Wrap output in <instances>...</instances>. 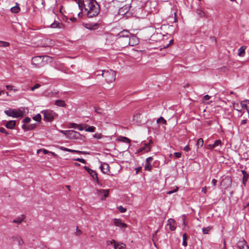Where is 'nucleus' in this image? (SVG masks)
<instances>
[{
  "label": "nucleus",
  "mask_w": 249,
  "mask_h": 249,
  "mask_svg": "<svg viewBox=\"0 0 249 249\" xmlns=\"http://www.w3.org/2000/svg\"><path fill=\"white\" fill-rule=\"evenodd\" d=\"M79 8L86 12L89 18L97 16L100 11V6L95 0H82V4L80 3Z\"/></svg>",
  "instance_id": "nucleus-1"
},
{
  "label": "nucleus",
  "mask_w": 249,
  "mask_h": 249,
  "mask_svg": "<svg viewBox=\"0 0 249 249\" xmlns=\"http://www.w3.org/2000/svg\"><path fill=\"white\" fill-rule=\"evenodd\" d=\"M101 75L105 77L107 83H111L115 79V71L112 70H103L102 71Z\"/></svg>",
  "instance_id": "nucleus-2"
},
{
  "label": "nucleus",
  "mask_w": 249,
  "mask_h": 249,
  "mask_svg": "<svg viewBox=\"0 0 249 249\" xmlns=\"http://www.w3.org/2000/svg\"><path fill=\"white\" fill-rule=\"evenodd\" d=\"M41 113L43 114L44 120L45 121L52 122L57 116V114L51 110H44L41 111Z\"/></svg>",
  "instance_id": "nucleus-3"
},
{
  "label": "nucleus",
  "mask_w": 249,
  "mask_h": 249,
  "mask_svg": "<svg viewBox=\"0 0 249 249\" xmlns=\"http://www.w3.org/2000/svg\"><path fill=\"white\" fill-rule=\"evenodd\" d=\"M4 113L8 116L13 118H18L23 115V112L19 109H11L4 111Z\"/></svg>",
  "instance_id": "nucleus-4"
},
{
  "label": "nucleus",
  "mask_w": 249,
  "mask_h": 249,
  "mask_svg": "<svg viewBox=\"0 0 249 249\" xmlns=\"http://www.w3.org/2000/svg\"><path fill=\"white\" fill-rule=\"evenodd\" d=\"M48 56H46L47 57ZM45 57L44 56H36L33 57L32 59V63L36 67H41L44 66L45 62L43 59Z\"/></svg>",
  "instance_id": "nucleus-5"
},
{
  "label": "nucleus",
  "mask_w": 249,
  "mask_h": 249,
  "mask_svg": "<svg viewBox=\"0 0 249 249\" xmlns=\"http://www.w3.org/2000/svg\"><path fill=\"white\" fill-rule=\"evenodd\" d=\"M60 132L67 136L69 138L76 137L80 135V133L74 130H60Z\"/></svg>",
  "instance_id": "nucleus-6"
},
{
  "label": "nucleus",
  "mask_w": 249,
  "mask_h": 249,
  "mask_svg": "<svg viewBox=\"0 0 249 249\" xmlns=\"http://www.w3.org/2000/svg\"><path fill=\"white\" fill-rule=\"evenodd\" d=\"M132 1V0H125V2H126V3H125V10H126L128 7L129 8V10L125 12V18H127L133 16V13L131 12L130 9L132 6L129 5L130 4V2Z\"/></svg>",
  "instance_id": "nucleus-7"
},
{
  "label": "nucleus",
  "mask_w": 249,
  "mask_h": 249,
  "mask_svg": "<svg viewBox=\"0 0 249 249\" xmlns=\"http://www.w3.org/2000/svg\"><path fill=\"white\" fill-rule=\"evenodd\" d=\"M152 142V140L149 141V143H144L143 146L140 148L138 150V152H141L144 151V152H148L150 151V143Z\"/></svg>",
  "instance_id": "nucleus-8"
},
{
  "label": "nucleus",
  "mask_w": 249,
  "mask_h": 249,
  "mask_svg": "<svg viewBox=\"0 0 249 249\" xmlns=\"http://www.w3.org/2000/svg\"><path fill=\"white\" fill-rule=\"evenodd\" d=\"M167 225L169 226V229L171 231H174L176 228V222L172 218H170L167 221Z\"/></svg>",
  "instance_id": "nucleus-9"
},
{
  "label": "nucleus",
  "mask_w": 249,
  "mask_h": 249,
  "mask_svg": "<svg viewBox=\"0 0 249 249\" xmlns=\"http://www.w3.org/2000/svg\"><path fill=\"white\" fill-rule=\"evenodd\" d=\"M89 169V171H88V173H89V174L92 177V178H93V179L97 183H99V179H98V176H97V173L90 169V168H88Z\"/></svg>",
  "instance_id": "nucleus-10"
},
{
  "label": "nucleus",
  "mask_w": 249,
  "mask_h": 249,
  "mask_svg": "<svg viewBox=\"0 0 249 249\" xmlns=\"http://www.w3.org/2000/svg\"><path fill=\"white\" fill-rule=\"evenodd\" d=\"M241 172L243 174L242 182L244 186H246V182L248 180L249 176L247 172L244 170H242Z\"/></svg>",
  "instance_id": "nucleus-11"
},
{
  "label": "nucleus",
  "mask_w": 249,
  "mask_h": 249,
  "mask_svg": "<svg viewBox=\"0 0 249 249\" xmlns=\"http://www.w3.org/2000/svg\"><path fill=\"white\" fill-rule=\"evenodd\" d=\"M84 26L85 27L89 30H94L98 26V24L97 23H85Z\"/></svg>",
  "instance_id": "nucleus-12"
},
{
  "label": "nucleus",
  "mask_w": 249,
  "mask_h": 249,
  "mask_svg": "<svg viewBox=\"0 0 249 249\" xmlns=\"http://www.w3.org/2000/svg\"><path fill=\"white\" fill-rule=\"evenodd\" d=\"M16 122L15 120H10L6 122L5 126L8 129H12L14 128L16 125Z\"/></svg>",
  "instance_id": "nucleus-13"
},
{
  "label": "nucleus",
  "mask_w": 249,
  "mask_h": 249,
  "mask_svg": "<svg viewBox=\"0 0 249 249\" xmlns=\"http://www.w3.org/2000/svg\"><path fill=\"white\" fill-rule=\"evenodd\" d=\"M36 124H30L28 125L24 124L22 125V128L25 131H29L34 129L36 127Z\"/></svg>",
  "instance_id": "nucleus-14"
},
{
  "label": "nucleus",
  "mask_w": 249,
  "mask_h": 249,
  "mask_svg": "<svg viewBox=\"0 0 249 249\" xmlns=\"http://www.w3.org/2000/svg\"><path fill=\"white\" fill-rule=\"evenodd\" d=\"M100 169L104 173H107L109 171V165L106 163L102 164L100 166Z\"/></svg>",
  "instance_id": "nucleus-15"
},
{
  "label": "nucleus",
  "mask_w": 249,
  "mask_h": 249,
  "mask_svg": "<svg viewBox=\"0 0 249 249\" xmlns=\"http://www.w3.org/2000/svg\"><path fill=\"white\" fill-rule=\"evenodd\" d=\"M60 149L62 151H68V152H71V153H78V154H81V153H83L82 151H81L70 149L66 148L64 146H61L60 147Z\"/></svg>",
  "instance_id": "nucleus-16"
},
{
  "label": "nucleus",
  "mask_w": 249,
  "mask_h": 249,
  "mask_svg": "<svg viewBox=\"0 0 249 249\" xmlns=\"http://www.w3.org/2000/svg\"><path fill=\"white\" fill-rule=\"evenodd\" d=\"M25 218V216L24 215H21L20 216L16 218L15 219L13 220V222L15 223H17L19 224L21 223V222Z\"/></svg>",
  "instance_id": "nucleus-17"
},
{
  "label": "nucleus",
  "mask_w": 249,
  "mask_h": 249,
  "mask_svg": "<svg viewBox=\"0 0 249 249\" xmlns=\"http://www.w3.org/2000/svg\"><path fill=\"white\" fill-rule=\"evenodd\" d=\"M13 239L14 241L17 242L18 246H22L24 244L22 239L19 236H14L13 237Z\"/></svg>",
  "instance_id": "nucleus-18"
},
{
  "label": "nucleus",
  "mask_w": 249,
  "mask_h": 249,
  "mask_svg": "<svg viewBox=\"0 0 249 249\" xmlns=\"http://www.w3.org/2000/svg\"><path fill=\"white\" fill-rule=\"evenodd\" d=\"M141 117V114L139 112H137L133 115V120L138 124H140L142 122Z\"/></svg>",
  "instance_id": "nucleus-19"
},
{
  "label": "nucleus",
  "mask_w": 249,
  "mask_h": 249,
  "mask_svg": "<svg viewBox=\"0 0 249 249\" xmlns=\"http://www.w3.org/2000/svg\"><path fill=\"white\" fill-rule=\"evenodd\" d=\"M114 223L116 226L120 227L121 228L124 227V223L122 222L120 219H114Z\"/></svg>",
  "instance_id": "nucleus-20"
},
{
  "label": "nucleus",
  "mask_w": 249,
  "mask_h": 249,
  "mask_svg": "<svg viewBox=\"0 0 249 249\" xmlns=\"http://www.w3.org/2000/svg\"><path fill=\"white\" fill-rule=\"evenodd\" d=\"M84 129L87 132H93L95 131V127L93 126H89L87 124H84Z\"/></svg>",
  "instance_id": "nucleus-21"
},
{
  "label": "nucleus",
  "mask_w": 249,
  "mask_h": 249,
  "mask_svg": "<svg viewBox=\"0 0 249 249\" xmlns=\"http://www.w3.org/2000/svg\"><path fill=\"white\" fill-rule=\"evenodd\" d=\"M246 47L242 46L238 50V55L240 56H243L245 53Z\"/></svg>",
  "instance_id": "nucleus-22"
},
{
  "label": "nucleus",
  "mask_w": 249,
  "mask_h": 249,
  "mask_svg": "<svg viewBox=\"0 0 249 249\" xmlns=\"http://www.w3.org/2000/svg\"><path fill=\"white\" fill-rule=\"evenodd\" d=\"M55 105L58 107H65L66 104L64 101L62 100H57L55 102Z\"/></svg>",
  "instance_id": "nucleus-23"
},
{
  "label": "nucleus",
  "mask_w": 249,
  "mask_h": 249,
  "mask_svg": "<svg viewBox=\"0 0 249 249\" xmlns=\"http://www.w3.org/2000/svg\"><path fill=\"white\" fill-rule=\"evenodd\" d=\"M125 42H127V40H128V44L129 46H134V44H135L134 43H131V39H135V37L133 36L131 38L128 35L125 34Z\"/></svg>",
  "instance_id": "nucleus-24"
},
{
  "label": "nucleus",
  "mask_w": 249,
  "mask_h": 249,
  "mask_svg": "<svg viewBox=\"0 0 249 249\" xmlns=\"http://www.w3.org/2000/svg\"><path fill=\"white\" fill-rule=\"evenodd\" d=\"M99 194H103L104 196L106 198L108 196V193H109V190H103V189H100L98 190Z\"/></svg>",
  "instance_id": "nucleus-25"
},
{
  "label": "nucleus",
  "mask_w": 249,
  "mask_h": 249,
  "mask_svg": "<svg viewBox=\"0 0 249 249\" xmlns=\"http://www.w3.org/2000/svg\"><path fill=\"white\" fill-rule=\"evenodd\" d=\"M196 13L197 15L199 16V18H203L205 16V14L204 12V11L200 9H197L196 10Z\"/></svg>",
  "instance_id": "nucleus-26"
},
{
  "label": "nucleus",
  "mask_w": 249,
  "mask_h": 249,
  "mask_svg": "<svg viewBox=\"0 0 249 249\" xmlns=\"http://www.w3.org/2000/svg\"><path fill=\"white\" fill-rule=\"evenodd\" d=\"M20 11V7L18 4L11 8V11L13 13H18Z\"/></svg>",
  "instance_id": "nucleus-27"
},
{
  "label": "nucleus",
  "mask_w": 249,
  "mask_h": 249,
  "mask_svg": "<svg viewBox=\"0 0 249 249\" xmlns=\"http://www.w3.org/2000/svg\"><path fill=\"white\" fill-rule=\"evenodd\" d=\"M187 235L186 233H184L182 235V245L184 247H186L187 246Z\"/></svg>",
  "instance_id": "nucleus-28"
},
{
  "label": "nucleus",
  "mask_w": 249,
  "mask_h": 249,
  "mask_svg": "<svg viewBox=\"0 0 249 249\" xmlns=\"http://www.w3.org/2000/svg\"><path fill=\"white\" fill-rule=\"evenodd\" d=\"M62 24L61 23H59V22H53V23H52L51 25V27L52 28H60V26L62 25Z\"/></svg>",
  "instance_id": "nucleus-29"
},
{
  "label": "nucleus",
  "mask_w": 249,
  "mask_h": 249,
  "mask_svg": "<svg viewBox=\"0 0 249 249\" xmlns=\"http://www.w3.org/2000/svg\"><path fill=\"white\" fill-rule=\"evenodd\" d=\"M203 140L202 138H199L198 139L197 141V143L196 144L197 148L201 147L203 146Z\"/></svg>",
  "instance_id": "nucleus-30"
},
{
  "label": "nucleus",
  "mask_w": 249,
  "mask_h": 249,
  "mask_svg": "<svg viewBox=\"0 0 249 249\" xmlns=\"http://www.w3.org/2000/svg\"><path fill=\"white\" fill-rule=\"evenodd\" d=\"M152 168V166L151 165V163L145 162V164L144 166V169L147 171H150Z\"/></svg>",
  "instance_id": "nucleus-31"
},
{
  "label": "nucleus",
  "mask_w": 249,
  "mask_h": 249,
  "mask_svg": "<svg viewBox=\"0 0 249 249\" xmlns=\"http://www.w3.org/2000/svg\"><path fill=\"white\" fill-rule=\"evenodd\" d=\"M157 123H161L164 124H166V121L162 117H160L158 120H157Z\"/></svg>",
  "instance_id": "nucleus-32"
},
{
  "label": "nucleus",
  "mask_w": 249,
  "mask_h": 249,
  "mask_svg": "<svg viewBox=\"0 0 249 249\" xmlns=\"http://www.w3.org/2000/svg\"><path fill=\"white\" fill-rule=\"evenodd\" d=\"M10 45L8 42L0 41V47H7Z\"/></svg>",
  "instance_id": "nucleus-33"
},
{
  "label": "nucleus",
  "mask_w": 249,
  "mask_h": 249,
  "mask_svg": "<svg viewBox=\"0 0 249 249\" xmlns=\"http://www.w3.org/2000/svg\"><path fill=\"white\" fill-rule=\"evenodd\" d=\"M34 120L36 122H40L41 119V116L40 114H37L33 117Z\"/></svg>",
  "instance_id": "nucleus-34"
},
{
  "label": "nucleus",
  "mask_w": 249,
  "mask_h": 249,
  "mask_svg": "<svg viewBox=\"0 0 249 249\" xmlns=\"http://www.w3.org/2000/svg\"><path fill=\"white\" fill-rule=\"evenodd\" d=\"M213 144V147L214 148L215 147H216V146H217L219 145H221L222 144V142H221V141L220 140H216Z\"/></svg>",
  "instance_id": "nucleus-35"
},
{
  "label": "nucleus",
  "mask_w": 249,
  "mask_h": 249,
  "mask_svg": "<svg viewBox=\"0 0 249 249\" xmlns=\"http://www.w3.org/2000/svg\"><path fill=\"white\" fill-rule=\"evenodd\" d=\"M210 229H211V228L210 227L207 228H203L202 232L203 234H208Z\"/></svg>",
  "instance_id": "nucleus-36"
},
{
  "label": "nucleus",
  "mask_w": 249,
  "mask_h": 249,
  "mask_svg": "<svg viewBox=\"0 0 249 249\" xmlns=\"http://www.w3.org/2000/svg\"><path fill=\"white\" fill-rule=\"evenodd\" d=\"M118 14L123 16H124V9L123 7H121L119 9Z\"/></svg>",
  "instance_id": "nucleus-37"
},
{
  "label": "nucleus",
  "mask_w": 249,
  "mask_h": 249,
  "mask_svg": "<svg viewBox=\"0 0 249 249\" xmlns=\"http://www.w3.org/2000/svg\"><path fill=\"white\" fill-rule=\"evenodd\" d=\"M72 125H76L77 128L79 130L81 131V130H83V129H84V127H83L82 125L77 124H75V123H72Z\"/></svg>",
  "instance_id": "nucleus-38"
},
{
  "label": "nucleus",
  "mask_w": 249,
  "mask_h": 249,
  "mask_svg": "<svg viewBox=\"0 0 249 249\" xmlns=\"http://www.w3.org/2000/svg\"><path fill=\"white\" fill-rule=\"evenodd\" d=\"M93 137L95 139H100L102 138V135L99 133H96L93 135Z\"/></svg>",
  "instance_id": "nucleus-39"
},
{
  "label": "nucleus",
  "mask_w": 249,
  "mask_h": 249,
  "mask_svg": "<svg viewBox=\"0 0 249 249\" xmlns=\"http://www.w3.org/2000/svg\"><path fill=\"white\" fill-rule=\"evenodd\" d=\"M0 132L4 133L6 135H8L9 134V133L3 127H0Z\"/></svg>",
  "instance_id": "nucleus-40"
},
{
  "label": "nucleus",
  "mask_w": 249,
  "mask_h": 249,
  "mask_svg": "<svg viewBox=\"0 0 249 249\" xmlns=\"http://www.w3.org/2000/svg\"><path fill=\"white\" fill-rule=\"evenodd\" d=\"M40 87V85L39 84H36L34 86H33V87L31 88V90L32 91H34L36 89H38V88H39Z\"/></svg>",
  "instance_id": "nucleus-41"
},
{
  "label": "nucleus",
  "mask_w": 249,
  "mask_h": 249,
  "mask_svg": "<svg viewBox=\"0 0 249 249\" xmlns=\"http://www.w3.org/2000/svg\"><path fill=\"white\" fill-rule=\"evenodd\" d=\"M113 246L114 249H121L123 247L122 246H121V245L116 243L114 244Z\"/></svg>",
  "instance_id": "nucleus-42"
},
{
  "label": "nucleus",
  "mask_w": 249,
  "mask_h": 249,
  "mask_svg": "<svg viewBox=\"0 0 249 249\" xmlns=\"http://www.w3.org/2000/svg\"><path fill=\"white\" fill-rule=\"evenodd\" d=\"M31 121V119L29 117H26L23 120L24 123H28Z\"/></svg>",
  "instance_id": "nucleus-43"
},
{
  "label": "nucleus",
  "mask_w": 249,
  "mask_h": 249,
  "mask_svg": "<svg viewBox=\"0 0 249 249\" xmlns=\"http://www.w3.org/2000/svg\"><path fill=\"white\" fill-rule=\"evenodd\" d=\"M75 160L76 161H79V162H80L81 163H86L85 160H84L83 159L77 158V159H76Z\"/></svg>",
  "instance_id": "nucleus-44"
},
{
  "label": "nucleus",
  "mask_w": 249,
  "mask_h": 249,
  "mask_svg": "<svg viewBox=\"0 0 249 249\" xmlns=\"http://www.w3.org/2000/svg\"><path fill=\"white\" fill-rule=\"evenodd\" d=\"M153 160V158L152 157H149L146 159L145 162L151 163V162Z\"/></svg>",
  "instance_id": "nucleus-45"
},
{
  "label": "nucleus",
  "mask_w": 249,
  "mask_h": 249,
  "mask_svg": "<svg viewBox=\"0 0 249 249\" xmlns=\"http://www.w3.org/2000/svg\"><path fill=\"white\" fill-rule=\"evenodd\" d=\"M174 154L177 158H179L181 156V154L180 152H175Z\"/></svg>",
  "instance_id": "nucleus-46"
},
{
  "label": "nucleus",
  "mask_w": 249,
  "mask_h": 249,
  "mask_svg": "<svg viewBox=\"0 0 249 249\" xmlns=\"http://www.w3.org/2000/svg\"><path fill=\"white\" fill-rule=\"evenodd\" d=\"M206 148L208 149H213L214 148L213 145V144H210L207 145Z\"/></svg>",
  "instance_id": "nucleus-47"
},
{
  "label": "nucleus",
  "mask_w": 249,
  "mask_h": 249,
  "mask_svg": "<svg viewBox=\"0 0 249 249\" xmlns=\"http://www.w3.org/2000/svg\"><path fill=\"white\" fill-rule=\"evenodd\" d=\"M118 209L120 210V211L121 213H124V208L123 206H120L118 207Z\"/></svg>",
  "instance_id": "nucleus-48"
},
{
  "label": "nucleus",
  "mask_w": 249,
  "mask_h": 249,
  "mask_svg": "<svg viewBox=\"0 0 249 249\" xmlns=\"http://www.w3.org/2000/svg\"><path fill=\"white\" fill-rule=\"evenodd\" d=\"M127 197H128V196ZM125 203L130 204L132 201V196L131 197H129V199L128 201H127L126 199L125 198Z\"/></svg>",
  "instance_id": "nucleus-49"
},
{
  "label": "nucleus",
  "mask_w": 249,
  "mask_h": 249,
  "mask_svg": "<svg viewBox=\"0 0 249 249\" xmlns=\"http://www.w3.org/2000/svg\"><path fill=\"white\" fill-rule=\"evenodd\" d=\"M95 108V111L97 113H99V114H101L102 113V110H101V108H97V107H94Z\"/></svg>",
  "instance_id": "nucleus-50"
},
{
  "label": "nucleus",
  "mask_w": 249,
  "mask_h": 249,
  "mask_svg": "<svg viewBox=\"0 0 249 249\" xmlns=\"http://www.w3.org/2000/svg\"><path fill=\"white\" fill-rule=\"evenodd\" d=\"M135 170H136V174H138L140 171L142 170V167L140 166L139 167H136L135 168Z\"/></svg>",
  "instance_id": "nucleus-51"
},
{
  "label": "nucleus",
  "mask_w": 249,
  "mask_h": 249,
  "mask_svg": "<svg viewBox=\"0 0 249 249\" xmlns=\"http://www.w3.org/2000/svg\"><path fill=\"white\" fill-rule=\"evenodd\" d=\"M115 243H116L115 241L114 240H112L111 241H108L107 242V245H109L113 244L114 245V244H115Z\"/></svg>",
  "instance_id": "nucleus-52"
},
{
  "label": "nucleus",
  "mask_w": 249,
  "mask_h": 249,
  "mask_svg": "<svg viewBox=\"0 0 249 249\" xmlns=\"http://www.w3.org/2000/svg\"><path fill=\"white\" fill-rule=\"evenodd\" d=\"M183 150L186 151V152H188L190 150V148H189V146L188 145H186L184 148H183Z\"/></svg>",
  "instance_id": "nucleus-53"
},
{
  "label": "nucleus",
  "mask_w": 249,
  "mask_h": 249,
  "mask_svg": "<svg viewBox=\"0 0 249 249\" xmlns=\"http://www.w3.org/2000/svg\"><path fill=\"white\" fill-rule=\"evenodd\" d=\"M130 142H131V140L125 137V143H127L129 144V147L130 145Z\"/></svg>",
  "instance_id": "nucleus-54"
},
{
  "label": "nucleus",
  "mask_w": 249,
  "mask_h": 249,
  "mask_svg": "<svg viewBox=\"0 0 249 249\" xmlns=\"http://www.w3.org/2000/svg\"><path fill=\"white\" fill-rule=\"evenodd\" d=\"M217 183V180L215 179H213L212 181V183L213 184V186H215L216 185V184Z\"/></svg>",
  "instance_id": "nucleus-55"
},
{
  "label": "nucleus",
  "mask_w": 249,
  "mask_h": 249,
  "mask_svg": "<svg viewBox=\"0 0 249 249\" xmlns=\"http://www.w3.org/2000/svg\"><path fill=\"white\" fill-rule=\"evenodd\" d=\"M210 96L208 95H205L204 97H203V99L205 100H208L210 99Z\"/></svg>",
  "instance_id": "nucleus-56"
},
{
  "label": "nucleus",
  "mask_w": 249,
  "mask_h": 249,
  "mask_svg": "<svg viewBox=\"0 0 249 249\" xmlns=\"http://www.w3.org/2000/svg\"><path fill=\"white\" fill-rule=\"evenodd\" d=\"M6 88L8 90H13V86H11V85H7L6 86Z\"/></svg>",
  "instance_id": "nucleus-57"
},
{
  "label": "nucleus",
  "mask_w": 249,
  "mask_h": 249,
  "mask_svg": "<svg viewBox=\"0 0 249 249\" xmlns=\"http://www.w3.org/2000/svg\"><path fill=\"white\" fill-rule=\"evenodd\" d=\"M177 191V189L176 190H174L173 191H168L167 194H169V195H170V194H172V193H174V192H176V191Z\"/></svg>",
  "instance_id": "nucleus-58"
},
{
  "label": "nucleus",
  "mask_w": 249,
  "mask_h": 249,
  "mask_svg": "<svg viewBox=\"0 0 249 249\" xmlns=\"http://www.w3.org/2000/svg\"><path fill=\"white\" fill-rule=\"evenodd\" d=\"M201 191H202V192H203L204 193L206 194V192H207L206 187H203L202 188V190Z\"/></svg>",
  "instance_id": "nucleus-59"
},
{
  "label": "nucleus",
  "mask_w": 249,
  "mask_h": 249,
  "mask_svg": "<svg viewBox=\"0 0 249 249\" xmlns=\"http://www.w3.org/2000/svg\"><path fill=\"white\" fill-rule=\"evenodd\" d=\"M247 122V120H243L241 122V124H246Z\"/></svg>",
  "instance_id": "nucleus-60"
},
{
  "label": "nucleus",
  "mask_w": 249,
  "mask_h": 249,
  "mask_svg": "<svg viewBox=\"0 0 249 249\" xmlns=\"http://www.w3.org/2000/svg\"><path fill=\"white\" fill-rule=\"evenodd\" d=\"M43 152L44 154H47L49 153L50 152H49L48 151H47L46 149H43Z\"/></svg>",
  "instance_id": "nucleus-61"
},
{
  "label": "nucleus",
  "mask_w": 249,
  "mask_h": 249,
  "mask_svg": "<svg viewBox=\"0 0 249 249\" xmlns=\"http://www.w3.org/2000/svg\"><path fill=\"white\" fill-rule=\"evenodd\" d=\"M182 223H183V225L184 226H186V223H185V218H183V219H182Z\"/></svg>",
  "instance_id": "nucleus-62"
},
{
  "label": "nucleus",
  "mask_w": 249,
  "mask_h": 249,
  "mask_svg": "<svg viewBox=\"0 0 249 249\" xmlns=\"http://www.w3.org/2000/svg\"><path fill=\"white\" fill-rule=\"evenodd\" d=\"M3 94H4V91L3 90H0V96H1Z\"/></svg>",
  "instance_id": "nucleus-63"
},
{
  "label": "nucleus",
  "mask_w": 249,
  "mask_h": 249,
  "mask_svg": "<svg viewBox=\"0 0 249 249\" xmlns=\"http://www.w3.org/2000/svg\"><path fill=\"white\" fill-rule=\"evenodd\" d=\"M76 230H77V232H78V233L77 234H78V235L80 234L81 232L79 230H78V227H77Z\"/></svg>",
  "instance_id": "nucleus-64"
}]
</instances>
